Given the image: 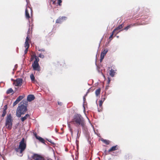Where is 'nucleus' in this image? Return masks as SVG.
Masks as SVG:
<instances>
[{
    "instance_id": "nucleus-1",
    "label": "nucleus",
    "mask_w": 160,
    "mask_h": 160,
    "mask_svg": "<svg viewBox=\"0 0 160 160\" xmlns=\"http://www.w3.org/2000/svg\"><path fill=\"white\" fill-rule=\"evenodd\" d=\"M28 102L23 100L19 104L16 110V116L20 118L22 115L24 114L27 111Z\"/></svg>"
},
{
    "instance_id": "nucleus-2",
    "label": "nucleus",
    "mask_w": 160,
    "mask_h": 160,
    "mask_svg": "<svg viewBox=\"0 0 160 160\" xmlns=\"http://www.w3.org/2000/svg\"><path fill=\"white\" fill-rule=\"evenodd\" d=\"M72 122L74 125L78 126H81L83 129L86 127V123L83 118L79 114H75L72 120Z\"/></svg>"
},
{
    "instance_id": "nucleus-3",
    "label": "nucleus",
    "mask_w": 160,
    "mask_h": 160,
    "mask_svg": "<svg viewBox=\"0 0 160 160\" xmlns=\"http://www.w3.org/2000/svg\"><path fill=\"white\" fill-rule=\"evenodd\" d=\"M26 148V143L25 142V139L23 138L21 141L19 142V145L18 148L16 149V151L17 152H19L21 154V156L23 155L22 152L25 150Z\"/></svg>"
},
{
    "instance_id": "nucleus-4",
    "label": "nucleus",
    "mask_w": 160,
    "mask_h": 160,
    "mask_svg": "<svg viewBox=\"0 0 160 160\" xmlns=\"http://www.w3.org/2000/svg\"><path fill=\"white\" fill-rule=\"evenodd\" d=\"M13 120L10 114L8 115L6 118L5 122V127L9 130H10L12 128V122Z\"/></svg>"
},
{
    "instance_id": "nucleus-5",
    "label": "nucleus",
    "mask_w": 160,
    "mask_h": 160,
    "mask_svg": "<svg viewBox=\"0 0 160 160\" xmlns=\"http://www.w3.org/2000/svg\"><path fill=\"white\" fill-rule=\"evenodd\" d=\"M32 155L30 157L28 155V158L30 160H45V159L42 156L36 153H32Z\"/></svg>"
},
{
    "instance_id": "nucleus-6",
    "label": "nucleus",
    "mask_w": 160,
    "mask_h": 160,
    "mask_svg": "<svg viewBox=\"0 0 160 160\" xmlns=\"http://www.w3.org/2000/svg\"><path fill=\"white\" fill-rule=\"evenodd\" d=\"M22 78H18L14 82V84L17 86H21L22 85Z\"/></svg>"
},
{
    "instance_id": "nucleus-7",
    "label": "nucleus",
    "mask_w": 160,
    "mask_h": 160,
    "mask_svg": "<svg viewBox=\"0 0 160 160\" xmlns=\"http://www.w3.org/2000/svg\"><path fill=\"white\" fill-rule=\"evenodd\" d=\"M33 70L40 71V67L38 63L34 62L32 65Z\"/></svg>"
},
{
    "instance_id": "nucleus-8",
    "label": "nucleus",
    "mask_w": 160,
    "mask_h": 160,
    "mask_svg": "<svg viewBox=\"0 0 160 160\" xmlns=\"http://www.w3.org/2000/svg\"><path fill=\"white\" fill-rule=\"evenodd\" d=\"M29 38V35L28 34L25 43V47L26 48H29V41H30Z\"/></svg>"
},
{
    "instance_id": "nucleus-9",
    "label": "nucleus",
    "mask_w": 160,
    "mask_h": 160,
    "mask_svg": "<svg viewBox=\"0 0 160 160\" xmlns=\"http://www.w3.org/2000/svg\"><path fill=\"white\" fill-rule=\"evenodd\" d=\"M25 16L26 18L27 19L29 22V19L30 18V17L29 15V10H28L27 8L25 9Z\"/></svg>"
},
{
    "instance_id": "nucleus-10",
    "label": "nucleus",
    "mask_w": 160,
    "mask_h": 160,
    "mask_svg": "<svg viewBox=\"0 0 160 160\" xmlns=\"http://www.w3.org/2000/svg\"><path fill=\"white\" fill-rule=\"evenodd\" d=\"M34 134L35 135V136L36 138L37 139L39 140L40 142H42V143H45V140L43 138L40 137V136H37L36 133H34Z\"/></svg>"
},
{
    "instance_id": "nucleus-11",
    "label": "nucleus",
    "mask_w": 160,
    "mask_h": 160,
    "mask_svg": "<svg viewBox=\"0 0 160 160\" xmlns=\"http://www.w3.org/2000/svg\"><path fill=\"white\" fill-rule=\"evenodd\" d=\"M35 99V97L33 95L30 94L28 95L27 98V100L30 102L33 100Z\"/></svg>"
},
{
    "instance_id": "nucleus-12",
    "label": "nucleus",
    "mask_w": 160,
    "mask_h": 160,
    "mask_svg": "<svg viewBox=\"0 0 160 160\" xmlns=\"http://www.w3.org/2000/svg\"><path fill=\"white\" fill-rule=\"evenodd\" d=\"M118 146L117 145L113 146L108 150V152H110L118 150Z\"/></svg>"
},
{
    "instance_id": "nucleus-13",
    "label": "nucleus",
    "mask_w": 160,
    "mask_h": 160,
    "mask_svg": "<svg viewBox=\"0 0 160 160\" xmlns=\"http://www.w3.org/2000/svg\"><path fill=\"white\" fill-rule=\"evenodd\" d=\"M66 17H62L61 18H58L56 21V23H61L62 22V19L63 18H65Z\"/></svg>"
},
{
    "instance_id": "nucleus-14",
    "label": "nucleus",
    "mask_w": 160,
    "mask_h": 160,
    "mask_svg": "<svg viewBox=\"0 0 160 160\" xmlns=\"http://www.w3.org/2000/svg\"><path fill=\"white\" fill-rule=\"evenodd\" d=\"M28 118H30V115L28 114H26L25 116L21 118V119L22 122H23Z\"/></svg>"
},
{
    "instance_id": "nucleus-15",
    "label": "nucleus",
    "mask_w": 160,
    "mask_h": 160,
    "mask_svg": "<svg viewBox=\"0 0 160 160\" xmlns=\"http://www.w3.org/2000/svg\"><path fill=\"white\" fill-rule=\"evenodd\" d=\"M123 26L124 24L123 23H122L119 25L118 27L115 28L113 30L115 32L116 31L119 30L123 28Z\"/></svg>"
},
{
    "instance_id": "nucleus-16",
    "label": "nucleus",
    "mask_w": 160,
    "mask_h": 160,
    "mask_svg": "<svg viewBox=\"0 0 160 160\" xmlns=\"http://www.w3.org/2000/svg\"><path fill=\"white\" fill-rule=\"evenodd\" d=\"M135 26V24H131L130 25H128L126 27L124 28V30H127L128 29L131 28L132 27L134 26Z\"/></svg>"
},
{
    "instance_id": "nucleus-17",
    "label": "nucleus",
    "mask_w": 160,
    "mask_h": 160,
    "mask_svg": "<svg viewBox=\"0 0 160 160\" xmlns=\"http://www.w3.org/2000/svg\"><path fill=\"white\" fill-rule=\"evenodd\" d=\"M14 93V91L12 88L8 89L6 92L7 94H9L10 93L13 94Z\"/></svg>"
},
{
    "instance_id": "nucleus-18",
    "label": "nucleus",
    "mask_w": 160,
    "mask_h": 160,
    "mask_svg": "<svg viewBox=\"0 0 160 160\" xmlns=\"http://www.w3.org/2000/svg\"><path fill=\"white\" fill-rule=\"evenodd\" d=\"M115 72L114 70L111 69L110 71L109 74L111 77H113L115 75Z\"/></svg>"
},
{
    "instance_id": "nucleus-19",
    "label": "nucleus",
    "mask_w": 160,
    "mask_h": 160,
    "mask_svg": "<svg viewBox=\"0 0 160 160\" xmlns=\"http://www.w3.org/2000/svg\"><path fill=\"white\" fill-rule=\"evenodd\" d=\"M101 92V89L99 88L97 89L95 91V94L97 96H98L100 94Z\"/></svg>"
},
{
    "instance_id": "nucleus-20",
    "label": "nucleus",
    "mask_w": 160,
    "mask_h": 160,
    "mask_svg": "<svg viewBox=\"0 0 160 160\" xmlns=\"http://www.w3.org/2000/svg\"><path fill=\"white\" fill-rule=\"evenodd\" d=\"M30 77L32 82H34L35 81V77L33 74L30 75Z\"/></svg>"
},
{
    "instance_id": "nucleus-21",
    "label": "nucleus",
    "mask_w": 160,
    "mask_h": 160,
    "mask_svg": "<svg viewBox=\"0 0 160 160\" xmlns=\"http://www.w3.org/2000/svg\"><path fill=\"white\" fill-rule=\"evenodd\" d=\"M24 97V96H19L17 99V100L19 102L21 100H22Z\"/></svg>"
},
{
    "instance_id": "nucleus-22",
    "label": "nucleus",
    "mask_w": 160,
    "mask_h": 160,
    "mask_svg": "<svg viewBox=\"0 0 160 160\" xmlns=\"http://www.w3.org/2000/svg\"><path fill=\"white\" fill-rule=\"evenodd\" d=\"M102 141L107 145H108L110 143V141L108 140L103 139Z\"/></svg>"
},
{
    "instance_id": "nucleus-23",
    "label": "nucleus",
    "mask_w": 160,
    "mask_h": 160,
    "mask_svg": "<svg viewBox=\"0 0 160 160\" xmlns=\"http://www.w3.org/2000/svg\"><path fill=\"white\" fill-rule=\"evenodd\" d=\"M34 56H36L35 54H34L31 55V58L30 59V61L31 62L33 60V59H34V58L35 59V56L34 57Z\"/></svg>"
},
{
    "instance_id": "nucleus-24",
    "label": "nucleus",
    "mask_w": 160,
    "mask_h": 160,
    "mask_svg": "<svg viewBox=\"0 0 160 160\" xmlns=\"http://www.w3.org/2000/svg\"><path fill=\"white\" fill-rule=\"evenodd\" d=\"M35 60L34 61V62L38 63V62L39 61V59L38 58V57L37 56H35Z\"/></svg>"
},
{
    "instance_id": "nucleus-25",
    "label": "nucleus",
    "mask_w": 160,
    "mask_h": 160,
    "mask_svg": "<svg viewBox=\"0 0 160 160\" xmlns=\"http://www.w3.org/2000/svg\"><path fill=\"white\" fill-rule=\"evenodd\" d=\"M108 52L107 50H104L101 53V54L105 56Z\"/></svg>"
},
{
    "instance_id": "nucleus-26",
    "label": "nucleus",
    "mask_w": 160,
    "mask_h": 160,
    "mask_svg": "<svg viewBox=\"0 0 160 160\" xmlns=\"http://www.w3.org/2000/svg\"><path fill=\"white\" fill-rule=\"evenodd\" d=\"M115 32L113 30L112 32V33L110 35V36L109 37V39H111V40H112V37L114 35V32Z\"/></svg>"
},
{
    "instance_id": "nucleus-27",
    "label": "nucleus",
    "mask_w": 160,
    "mask_h": 160,
    "mask_svg": "<svg viewBox=\"0 0 160 160\" xmlns=\"http://www.w3.org/2000/svg\"><path fill=\"white\" fill-rule=\"evenodd\" d=\"M62 0H57V3L58 4L59 6H61L62 5Z\"/></svg>"
},
{
    "instance_id": "nucleus-28",
    "label": "nucleus",
    "mask_w": 160,
    "mask_h": 160,
    "mask_svg": "<svg viewBox=\"0 0 160 160\" xmlns=\"http://www.w3.org/2000/svg\"><path fill=\"white\" fill-rule=\"evenodd\" d=\"M99 106L100 107H101L102 106V103L103 102V101H102V100H101L99 101Z\"/></svg>"
},
{
    "instance_id": "nucleus-29",
    "label": "nucleus",
    "mask_w": 160,
    "mask_h": 160,
    "mask_svg": "<svg viewBox=\"0 0 160 160\" xmlns=\"http://www.w3.org/2000/svg\"><path fill=\"white\" fill-rule=\"evenodd\" d=\"M19 102L17 100H16L13 102V107L15 106L16 105H17Z\"/></svg>"
},
{
    "instance_id": "nucleus-30",
    "label": "nucleus",
    "mask_w": 160,
    "mask_h": 160,
    "mask_svg": "<svg viewBox=\"0 0 160 160\" xmlns=\"http://www.w3.org/2000/svg\"><path fill=\"white\" fill-rule=\"evenodd\" d=\"M104 56H105L104 55H102L101 54V56H100L101 58H100V62H102V61L103 59V58H104Z\"/></svg>"
},
{
    "instance_id": "nucleus-31",
    "label": "nucleus",
    "mask_w": 160,
    "mask_h": 160,
    "mask_svg": "<svg viewBox=\"0 0 160 160\" xmlns=\"http://www.w3.org/2000/svg\"><path fill=\"white\" fill-rule=\"evenodd\" d=\"M39 57L42 58H43L44 57V55L42 54H40L39 55Z\"/></svg>"
},
{
    "instance_id": "nucleus-32",
    "label": "nucleus",
    "mask_w": 160,
    "mask_h": 160,
    "mask_svg": "<svg viewBox=\"0 0 160 160\" xmlns=\"http://www.w3.org/2000/svg\"><path fill=\"white\" fill-rule=\"evenodd\" d=\"M110 81H111L110 78L109 77H108V82H107V83L108 85H109L110 84Z\"/></svg>"
},
{
    "instance_id": "nucleus-33",
    "label": "nucleus",
    "mask_w": 160,
    "mask_h": 160,
    "mask_svg": "<svg viewBox=\"0 0 160 160\" xmlns=\"http://www.w3.org/2000/svg\"><path fill=\"white\" fill-rule=\"evenodd\" d=\"M28 48H26V49L24 51L25 54H26L27 53Z\"/></svg>"
},
{
    "instance_id": "nucleus-34",
    "label": "nucleus",
    "mask_w": 160,
    "mask_h": 160,
    "mask_svg": "<svg viewBox=\"0 0 160 160\" xmlns=\"http://www.w3.org/2000/svg\"><path fill=\"white\" fill-rule=\"evenodd\" d=\"M38 51H41V52H44V51H45V50L44 48H42V49H38Z\"/></svg>"
},
{
    "instance_id": "nucleus-35",
    "label": "nucleus",
    "mask_w": 160,
    "mask_h": 160,
    "mask_svg": "<svg viewBox=\"0 0 160 160\" xmlns=\"http://www.w3.org/2000/svg\"><path fill=\"white\" fill-rule=\"evenodd\" d=\"M122 30H123V29L121 30V31H122ZM120 31H121V30H120V31H119V30L116 31L115 32H114V34L115 33L116 34H117Z\"/></svg>"
},
{
    "instance_id": "nucleus-36",
    "label": "nucleus",
    "mask_w": 160,
    "mask_h": 160,
    "mask_svg": "<svg viewBox=\"0 0 160 160\" xmlns=\"http://www.w3.org/2000/svg\"><path fill=\"white\" fill-rule=\"evenodd\" d=\"M6 114V113H5L2 112V117H4L5 116V115Z\"/></svg>"
},
{
    "instance_id": "nucleus-37",
    "label": "nucleus",
    "mask_w": 160,
    "mask_h": 160,
    "mask_svg": "<svg viewBox=\"0 0 160 160\" xmlns=\"http://www.w3.org/2000/svg\"><path fill=\"white\" fill-rule=\"evenodd\" d=\"M7 105H5V106H4V109H6V110H7Z\"/></svg>"
},
{
    "instance_id": "nucleus-38",
    "label": "nucleus",
    "mask_w": 160,
    "mask_h": 160,
    "mask_svg": "<svg viewBox=\"0 0 160 160\" xmlns=\"http://www.w3.org/2000/svg\"><path fill=\"white\" fill-rule=\"evenodd\" d=\"M6 110L3 109V111H2V112L6 113Z\"/></svg>"
},
{
    "instance_id": "nucleus-39",
    "label": "nucleus",
    "mask_w": 160,
    "mask_h": 160,
    "mask_svg": "<svg viewBox=\"0 0 160 160\" xmlns=\"http://www.w3.org/2000/svg\"><path fill=\"white\" fill-rule=\"evenodd\" d=\"M28 8L31 11V16H32V9L30 7H28Z\"/></svg>"
},
{
    "instance_id": "nucleus-40",
    "label": "nucleus",
    "mask_w": 160,
    "mask_h": 160,
    "mask_svg": "<svg viewBox=\"0 0 160 160\" xmlns=\"http://www.w3.org/2000/svg\"><path fill=\"white\" fill-rule=\"evenodd\" d=\"M105 97H104V98H102L101 100H102V101H103V102L105 100Z\"/></svg>"
},
{
    "instance_id": "nucleus-41",
    "label": "nucleus",
    "mask_w": 160,
    "mask_h": 160,
    "mask_svg": "<svg viewBox=\"0 0 160 160\" xmlns=\"http://www.w3.org/2000/svg\"><path fill=\"white\" fill-rule=\"evenodd\" d=\"M58 105L61 106L62 104V102H58Z\"/></svg>"
},
{
    "instance_id": "nucleus-42",
    "label": "nucleus",
    "mask_w": 160,
    "mask_h": 160,
    "mask_svg": "<svg viewBox=\"0 0 160 160\" xmlns=\"http://www.w3.org/2000/svg\"><path fill=\"white\" fill-rule=\"evenodd\" d=\"M51 1H53V4H54L55 3V1H53V0H50Z\"/></svg>"
},
{
    "instance_id": "nucleus-43",
    "label": "nucleus",
    "mask_w": 160,
    "mask_h": 160,
    "mask_svg": "<svg viewBox=\"0 0 160 160\" xmlns=\"http://www.w3.org/2000/svg\"><path fill=\"white\" fill-rule=\"evenodd\" d=\"M70 131H71V133L72 134V129H70Z\"/></svg>"
},
{
    "instance_id": "nucleus-44",
    "label": "nucleus",
    "mask_w": 160,
    "mask_h": 160,
    "mask_svg": "<svg viewBox=\"0 0 160 160\" xmlns=\"http://www.w3.org/2000/svg\"><path fill=\"white\" fill-rule=\"evenodd\" d=\"M30 30V28H29V29H28V32H29V30Z\"/></svg>"
}]
</instances>
